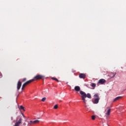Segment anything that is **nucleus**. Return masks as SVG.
Returning <instances> with one entry per match:
<instances>
[{"label": "nucleus", "instance_id": "obj_9", "mask_svg": "<svg viewBox=\"0 0 126 126\" xmlns=\"http://www.w3.org/2000/svg\"><path fill=\"white\" fill-rule=\"evenodd\" d=\"M121 98H122V96H118L116 98H115L113 102H116V101H118V100H120V99H121Z\"/></svg>", "mask_w": 126, "mask_h": 126}, {"label": "nucleus", "instance_id": "obj_10", "mask_svg": "<svg viewBox=\"0 0 126 126\" xmlns=\"http://www.w3.org/2000/svg\"><path fill=\"white\" fill-rule=\"evenodd\" d=\"M110 114H111V109H109L107 111V112L105 113V115L107 116H110Z\"/></svg>", "mask_w": 126, "mask_h": 126}, {"label": "nucleus", "instance_id": "obj_1", "mask_svg": "<svg viewBox=\"0 0 126 126\" xmlns=\"http://www.w3.org/2000/svg\"><path fill=\"white\" fill-rule=\"evenodd\" d=\"M74 90L77 92L80 91V94L81 95L82 100L85 104H86V102H87V100L85 99V98H89V99H91L92 98L91 94H86L85 92L80 91V87L78 86H76L74 87Z\"/></svg>", "mask_w": 126, "mask_h": 126}, {"label": "nucleus", "instance_id": "obj_15", "mask_svg": "<svg viewBox=\"0 0 126 126\" xmlns=\"http://www.w3.org/2000/svg\"><path fill=\"white\" fill-rule=\"evenodd\" d=\"M42 102H45L46 101V97H43L41 99Z\"/></svg>", "mask_w": 126, "mask_h": 126}, {"label": "nucleus", "instance_id": "obj_7", "mask_svg": "<svg viewBox=\"0 0 126 126\" xmlns=\"http://www.w3.org/2000/svg\"><path fill=\"white\" fill-rule=\"evenodd\" d=\"M21 85H22V83L19 81L17 83V90H19L21 87Z\"/></svg>", "mask_w": 126, "mask_h": 126}, {"label": "nucleus", "instance_id": "obj_6", "mask_svg": "<svg viewBox=\"0 0 126 126\" xmlns=\"http://www.w3.org/2000/svg\"><path fill=\"white\" fill-rule=\"evenodd\" d=\"M98 83L99 84H105V83H106V80L104 79H101L98 81Z\"/></svg>", "mask_w": 126, "mask_h": 126}, {"label": "nucleus", "instance_id": "obj_4", "mask_svg": "<svg viewBox=\"0 0 126 126\" xmlns=\"http://www.w3.org/2000/svg\"><path fill=\"white\" fill-rule=\"evenodd\" d=\"M33 81H34V79H32V80H30L29 81H28L27 82L25 83L23 86L22 87H23L24 88H25V87L28 85V84H30V83H31V82H33Z\"/></svg>", "mask_w": 126, "mask_h": 126}, {"label": "nucleus", "instance_id": "obj_16", "mask_svg": "<svg viewBox=\"0 0 126 126\" xmlns=\"http://www.w3.org/2000/svg\"><path fill=\"white\" fill-rule=\"evenodd\" d=\"M33 123L31 122V121L30 122V123H28V126H31V125H33Z\"/></svg>", "mask_w": 126, "mask_h": 126}, {"label": "nucleus", "instance_id": "obj_18", "mask_svg": "<svg viewBox=\"0 0 126 126\" xmlns=\"http://www.w3.org/2000/svg\"><path fill=\"white\" fill-rule=\"evenodd\" d=\"M95 118H96V117H95V116H92V120H95Z\"/></svg>", "mask_w": 126, "mask_h": 126}, {"label": "nucleus", "instance_id": "obj_11", "mask_svg": "<svg viewBox=\"0 0 126 126\" xmlns=\"http://www.w3.org/2000/svg\"><path fill=\"white\" fill-rule=\"evenodd\" d=\"M20 110H23V111H25V109H24V107L23 106L21 105L19 107Z\"/></svg>", "mask_w": 126, "mask_h": 126}, {"label": "nucleus", "instance_id": "obj_22", "mask_svg": "<svg viewBox=\"0 0 126 126\" xmlns=\"http://www.w3.org/2000/svg\"><path fill=\"white\" fill-rule=\"evenodd\" d=\"M23 116L24 117V118H25V116H24V115L23 114H22Z\"/></svg>", "mask_w": 126, "mask_h": 126}, {"label": "nucleus", "instance_id": "obj_13", "mask_svg": "<svg viewBox=\"0 0 126 126\" xmlns=\"http://www.w3.org/2000/svg\"><path fill=\"white\" fill-rule=\"evenodd\" d=\"M52 80H55V81H57V82H59L60 81L58 80V79L56 78H52Z\"/></svg>", "mask_w": 126, "mask_h": 126}, {"label": "nucleus", "instance_id": "obj_3", "mask_svg": "<svg viewBox=\"0 0 126 126\" xmlns=\"http://www.w3.org/2000/svg\"><path fill=\"white\" fill-rule=\"evenodd\" d=\"M44 78V76L41 75H37L35 76H34V77L33 78L34 81L35 80H38L39 79H42V78Z\"/></svg>", "mask_w": 126, "mask_h": 126}, {"label": "nucleus", "instance_id": "obj_2", "mask_svg": "<svg viewBox=\"0 0 126 126\" xmlns=\"http://www.w3.org/2000/svg\"><path fill=\"white\" fill-rule=\"evenodd\" d=\"M100 100V97H99V94H95L94 95V98L92 100V102L94 104H98Z\"/></svg>", "mask_w": 126, "mask_h": 126}, {"label": "nucleus", "instance_id": "obj_20", "mask_svg": "<svg viewBox=\"0 0 126 126\" xmlns=\"http://www.w3.org/2000/svg\"><path fill=\"white\" fill-rule=\"evenodd\" d=\"M1 77H2V75L1 74V73L0 72V78H1Z\"/></svg>", "mask_w": 126, "mask_h": 126}, {"label": "nucleus", "instance_id": "obj_8", "mask_svg": "<svg viewBox=\"0 0 126 126\" xmlns=\"http://www.w3.org/2000/svg\"><path fill=\"white\" fill-rule=\"evenodd\" d=\"M31 123H32V124H39L40 123V121H39V120H35L33 121H31Z\"/></svg>", "mask_w": 126, "mask_h": 126}, {"label": "nucleus", "instance_id": "obj_19", "mask_svg": "<svg viewBox=\"0 0 126 126\" xmlns=\"http://www.w3.org/2000/svg\"><path fill=\"white\" fill-rule=\"evenodd\" d=\"M26 78H24L23 80H22V81H23V82H25V81H26Z\"/></svg>", "mask_w": 126, "mask_h": 126}, {"label": "nucleus", "instance_id": "obj_23", "mask_svg": "<svg viewBox=\"0 0 126 126\" xmlns=\"http://www.w3.org/2000/svg\"><path fill=\"white\" fill-rule=\"evenodd\" d=\"M23 89H24V88H23V87H22V90H23Z\"/></svg>", "mask_w": 126, "mask_h": 126}, {"label": "nucleus", "instance_id": "obj_17", "mask_svg": "<svg viewBox=\"0 0 126 126\" xmlns=\"http://www.w3.org/2000/svg\"><path fill=\"white\" fill-rule=\"evenodd\" d=\"M58 105H55L54 107V108L55 109H58Z\"/></svg>", "mask_w": 126, "mask_h": 126}, {"label": "nucleus", "instance_id": "obj_12", "mask_svg": "<svg viewBox=\"0 0 126 126\" xmlns=\"http://www.w3.org/2000/svg\"><path fill=\"white\" fill-rule=\"evenodd\" d=\"M112 74H113V75L112 76ZM116 73H111V74H110V75H111V78H114V76H116Z\"/></svg>", "mask_w": 126, "mask_h": 126}, {"label": "nucleus", "instance_id": "obj_14", "mask_svg": "<svg viewBox=\"0 0 126 126\" xmlns=\"http://www.w3.org/2000/svg\"><path fill=\"white\" fill-rule=\"evenodd\" d=\"M91 86L92 87H96V84L93 83H92Z\"/></svg>", "mask_w": 126, "mask_h": 126}, {"label": "nucleus", "instance_id": "obj_21", "mask_svg": "<svg viewBox=\"0 0 126 126\" xmlns=\"http://www.w3.org/2000/svg\"><path fill=\"white\" fill-rule=\"evenodd\" d=\"M26 123H24L23 124V126H26Z\"/></svg>", "mask_w": 126, "mask_h": 126}, {"label": "nucleus", "instance_id": "obj_5", "mask_svg": "<svg viewBox=\"0 0 126 126\" xmlns=\"http://www.w3.org/2000/svg\"><path fill=\"white\" fill-rule=\"evenodd\" d=\"M79 77L83 79H85L86 78V74L84 73H80L79 75Z\"/></svg>", "mask_w": 126, "mask_h": 126}]
</instances>
